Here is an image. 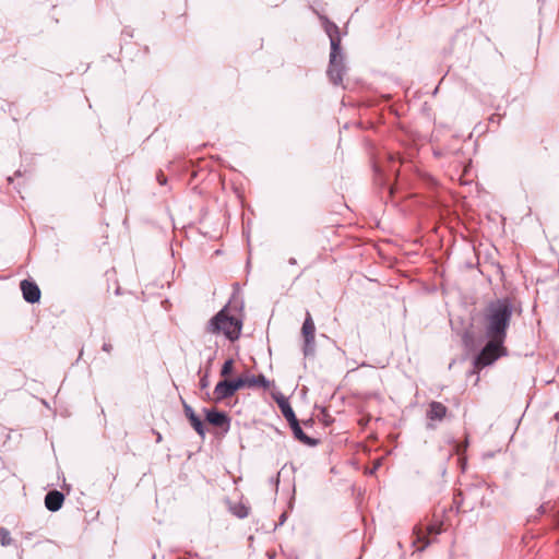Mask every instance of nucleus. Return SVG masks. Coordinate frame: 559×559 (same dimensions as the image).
<instances>
[{"label": "nucleus", "mask_w": 559, "mask_h": 559, "mask_svg": "<svg viewBox=\"0 0 559 559\" xmlns=\"http://www.w3.org/2000/svg\"><path fill=\"white\" fill-rule=\"evenodd\" d=\"M388 157H389L388 168L384 169L380 165L374 164L373 169H374V175H376V182L379 186H388L390 195H393L395 188H394V186L389 185L388 180H389L390 175H399V169L395 167V164L399 160L395 159V157L391 154L388 155Z\"/></svg>", "instance_id": "nucleus-5"}, {"label": "nucleus", "mask_w": 559, "mask_h": 559, "mask_svg": "<svg viewBox=\"0 0 559 559\" xmlns=\"http://www.w3.org/2000/svg\"><path fill=\"white\" fill-rule=\"evenodd\" d=\"M162 440L160 433H157V441L159 442Z\"/></svg>", "instance_id": "nucleus-31"}, {"label": "nucleus", "mask_w": 559, "mask_h": 559, "mask_svg": "<svg viewBox=\"0 0 559 559\" xmlns=\"http://www.w3.org/2000/svg\"><path fill=\"white\" fill-rule=\"evenodd\" d=\"M380 465H381V460L376 461L373 467L369 471V474L370 475L374 474L376 471L380 467Z\"/></svg>", "instance_id": "nucleus-25"}, {"label": "nucleus", "mask_w": 559, "mask_h": 559, "mask_svg": "<svg viewBox=\"0 0 559 559\" xmlns=\"http://www.w3.org/2000/svg\"><path fill=\"white\" fill-rule=\"evenodd\" d=\"M433 154H435L436 156H440V155H441V153H440L439 151H437V150H433Z\"/></svg>", "instance_id": "nucleus-30"}, {"label": "nucleus", "mask_w": 559, "mask_h": 559, "mask_svg": "<svg viewBox=\"0 0 559 559\" xmlns=\"http://www.w3.org/2000/svg\"><path fill=\"white\" fill-rule=\"evenodd\" d=\"M427 532L428 534H439L440 530L435 525H430L427 527Z\"/></svg>", "instance_id": "nucleus-24"}, {"label": "nucleus", "mask_w": 559, "mask_h": 559, "mask_svg": "<svg viewBox=\"0 0 559 559\" xmlns=\"http://www.w3.org/2000/svg\"><path fill=\"white\" fill-rule=\"evenodd\" d=\"M275 401L281 409L282 415L288 423L297 418L287 397L280 394L278 396L275 397Z\"/></svg>", "instance_id": "nucleus-12"}, {"label": "nucleus", "mask_w": 559, "mask_h": 559, "mask_svg": "<svg viewBox=\"0 0 559 559\" xmlns=\"http://www.w3.org/2000/svg\"><path fill=\"white\" fill-rule=\"evenodd\" d=\"M209 372H210V371H205V373H204V374L201 377V379H200V388H201L202 390H204V389L209 388V385H210V381H209Z\"/></svg>", "instance_id": "nucleus-20"}, {"label": "nucleus", "mask_w": 559, "mask_h": 559, "mask_svg": "<svg viewBox=\"0 0 559 559\" xmlns=\"http://www.w3.org/2000/svg\"><path fill=\"white\" fill-rule=\"evenodd\" d=\"M235 393L236 390L231 381L224 379L217 382L215 385L211 400L215 403H221L222 401L231 397Z\"/></svg>", "instance_id": "nucleus-7"}, {"label": "nucleus", "mask_w": 559, "mask_h": 559, "mask_svg": "<svg viewBox=\"0 0 559 559\" xmlns=\"http://www.w3.org/2000/svg\"><path fill=\"white\" fill-rule=\"evenodd\" d=\"M248 386H262L263 389L270 388V381L263 374L248 377Z\"/></svg>", "instance_id": "nucleus-14"}, {"label": "nucleus", "mask_w": 559, "mask_h": 559, "mask_svg": "<svg viewBox=\"0 0 559 559\" xmlns=\"http://www.w3.org/2000/svg\"><path fill=\"white\" fill-rule=\"evenodd\" d=\"M156 179L159 182V185L164 186L167 182L166 176L159 170L156 175Z\"/></svg>", "instance_id": "nucleus-22"}, {"label": "nucleus", "mask_w": 559, "mask_h": 559, "mask_svg": "<svg viewBox=\"0 0 559 559\" xmlns=\"http://www.w3.org/2000/svg\"><path fill=\"white\" fill-rule=\"evenodd\" d=\"M289 427L293 431L294 437L301 443L309 445V447H316L319 443L318 439L311 438L307 436L304 430L300 427L299 420L296 418L293 421L288 423Z\"/></svg>", "instance_id": "nucleus-10"}, {"label": "nucleus", "mask_w": 559, "mask_h": 559, "mask_svg": "<svg viewBox=\"0 0 559 559\" xmlns=\"http://www.w3.org/2000/svg\"><path fill=\"white\" fill-rule=\"evenodd\" d=\"M12 544L13 538L11 537L10 531L5 527H0V545L7 547Z\"/></svg>", "instance_id": "nucleus-17"}, {"label": "nucleus", "mask_w": 559, "mask_h": 559, "mask_svg": "<svg viewBox=\"0 0 559 559\" xmlns=\"http://www.w3.org/2000/svg\"><path fill=\"white\" fill-rule=\"evenodd\" d=\"M215 354H216V350L214 352V354L211 357H209L205 371H210L213 360L215 359Z\"/></svg>", "instance_id": "nucleus-23"}, {"label": "nucleus", "mask_w": 559, "mask_h": 559, "mask_svg": "<svg viewBox=\"0 0 559 559\" xmlns=\"http://www.w3.org/2000/svg\"><path fill=\"white\" fill-rule=\"evenodd\" d=\"M271 481H272L273 484H275V486L277 487V485H278V477H276V478H271Z\"/></svg>", "instance_id": "nucleus-29"}, {"label": "nucleus", "mask_w": 559, "mask_h": 559, "mask_svg": "<svg viewBox=\"0 0 559 559\" xmlns=\"http://www.w3.org/2000/svg\"><path fill=\"white\" fill-rule=\"evenodd\" d=\"M230 510L238 519H245L249 515V508L242 503L235 504Z\"/></svg>", "instance_id": "nucleus-16"}, {"label": "nucleus", "mask_w": 559, "mask_h": 559, "mask_svg": "<svg viewBox=\"0 0 559 559\" xmlns=\"http://www.w3.org/2000/svg\"><path fill=\"white\" fill-rule=\"evenodd\" d=\"M285 520H286V514H285V513H283V514L281 515V518H280V524L282 525V524L285 522Z\"/></svg>", "instance_id": "nucleus-27"}, {"label": "nucleus", "mask_w": 559, "mask_h": 559, "mask_svg": "<svg viewBox=\"0 0 559 559\" xmlns=\"http://www.w3.org/2000/svg\"><path fill=\"white\" fill-rule=\"evenodd\" d=\"M23 298L28 304L38 302L40 299V289L34 281L23 280L20 283Z\"/></svg>", "instance_id": "nucleus-8"}, {"label": "nucleus", "mask_w": 559, "mask_h": 559, "mask_svg": "<svg viewBox=\"0 0 559 559\" xmlns=\"http://www.w3.org/2000/svg\"><path fill=\"white\" fill-rule=\"evenodd\" d=\"M233 372H234V360L230 358V359H227L223 364L222 369H221V376L224 377V378H227Z\"/></svg>", "instance_id": "nucleus-18"}, {"label": "nucleus", "mask_w": 559, "mask_h": 559, "mask_svg": "<svg viewBox=\"0 0 559 559\" xmlns=\"http://www.w3.org/2000/svg\"><path fill=\"white\" fill-rule=\"evenodd\" d=\"M183 412H185V415L186 417L188 418L190 425L192 426V428L195 430V432L204 438L205 437V428H204V424L203 421L201 420V418L195 414V412L193 411V408L187 404L186 402H183Z\"/></svg>", "instance_id": "nucleus-9"}, {"label": "nucleus", "mask_w": 559, "mask_h": 559, "mask_svg": "<svg viewBox=\"0 0 559 559\" xmlns=\"http://www.w3.org/2000/svg\"><path fill=\"white\" fill-rule=\"evenodd\" d=\"M15 176H21V171H20V170H17V171L15 173Z\"/></svg>", "instance_id": "nucleus-33"}, {"label": "nucleus", "mask_w": 559, "mask_h": 559, "mask_svg": "<svg viewBox=\"0 0 559 559\" xmlns=\"http://www.w3.org/2000/svg\"><path fill=\"white\" fill-rule=\"evenodd\" d=\"M468 447V439L466 438L465 441L462 443V444H459L457 448H456V452L459 454H462L466 451Z\"/></svg>", "instance_id": "nucleus-21"}, {"label": "nucleus", "mask_w": 559, "mask_h": 559, "mask_svg": "<svg viewBox=\"0 0 559 559\" xmlns=\"http://www.w3.org/2000/svg\"><path fill=\"white\" fill-rule=\"evenodd\" d=\"M230 381H231L236 392L245 386H248V377L247 378L239 377V378L230 380Z\"/></svg>", "instance_id": "nucleus-19"}, {"label": "nucleus", "mask_w": 559, "mask_h": 559, "mask_svg": "<svg viewBox=\"0 0 559 559\" xmlns=\"http://www.w3.org/2000/svg\"><path fill=\"white\" fill-rule=\"evenodd\" d=\"M512 313L513 302L507 297L491 300L484 308L483 324L488 342L474 359L476 368L487 367L507 354L503 344Z\"/></svg>", "instance_id": "nucleus-1"}, {"label": "nucleus", "mask_w": 559, "mask_h": 559, "mask_svg": "<svg viewBox=\"0 0 559 559\" xmlns=\"http://www.w3.org/2000/svg\"><path fill=\"white\" fill-rule=\"evenodd\" d=\"M8 181H9V183H11L13 181V178L12 177H8Z\"/></svg>", "instance_id": "nucleus-32"}, {"label": "nucleus", "mask_w": 559, "mask_h": 559, "mask_svg": "<svg viewBox=\"0 0 559 559\" xmlns=\"http://www.w3.org/2000/svg\"><path fill=\"white\" fill-rule=\"evenodd\" d=\"M326 33L331 44L330 61L326 73L333 85H341L343 76L346 73V67L344 64V56L341 51L338 27L334 23H329L326 26Z\"/></svg>", "instance_id": "nucleus-2"}, {"label": "nucleus", "mask_w": 559, "mask_h": 559, "mask_svg": "<svg viewBox=\"0 0 559 559\" xmlns=\"http://www.w3.org/2000/svg\"><path fill=\"white\" fill-rule=\"evenodd\" d=\"M102 349L106 353H110L112 350V345L110 343H104Z\"/></svg>", "instance_id": "nucleus-26"}, {"label": "nucleus", "mask_w": 559, "mask_h": 559, "mask_svg": "<svg viewBox=\"0 0 559 559\" xmlns=\"http://www.w3.org/2000/svg\"><path fill=\"white\" fill-rule=\"evenodd\" d=\"M204 413H205V420L210 425H212L214 427H218V428H224L225 431H227L229 429L230 419L225 412L218 411L216 408H212V409L204 408Z\"/></svg>", "instance_id": "nucleus-6"}, {"label": "nucleus", "mask_w": 559, "mask_h": 559, "mask_svg": "<svg viewBox=\"0 0 559 559\" xmlns=\"http://www.w3.org/2000/svg\"><path fill=\"white\" fill-rule=\"evenodd\" d=\"M301 334L304 337L302 353L305 357L313 356L316 353V325L309 311L306 312Z\"/></svg>", "instance_id": "nucleus-4"}, {"label": "nucleus", "mask_w": 559, "mask_h": 559, "mask_svg": "<svg viewBox=\"0 0 559 559\" xmlns=\"http://www.w3.org/2000/svg\"><path fill=\"white\" fill-rule=\"evenodd\" d=\"M414 534L416 535V538L414 539L413 544L423 543V546L418 547L417 549L419 551H423L426 549V547L429 546L430 540L427 538V535L423 533V531L418 527L414 528Z\"/></svg>", "instance_id": "nucleus-15"}, {"label": "nucleus", "mask_w": 559, "mask_h": 559, "mask_svg": "<svg viewBox=\"0 0 559 559\" xmlns=\"http://www.w3.org/2000/svg\"><path fill=\"white\" fill-rule=\"evenodd\" d=\"M447 407L440 402H431L427 411L430 420H442L447 415Z\"/></svg>", "instance_id": "nucleus-13"}, {"label": "nucleus", "mask_w": 559, "mask_h": 559, "mask_svg": "<svg viewBox=\"0 0 559 559\" xmlns=\"http://www.w3.org/2000/svg\"><path fill=\"white\" fill-rule=\"evenodd\" d=\"M288 263L292 264V265H295L297 263L296 259L295 258H290L288 260Z\"/></svg>", "instance_id": "nucleus-28"}, {"label": "nucleus", "mask_w": 559, "mask_h": 559, "mask_svg": "<svg viewBox=\"0 0 559 559\" xmlns=\"http://www.w3.org/2000/svg\"><path fill=\"white\" fill-rule=\"evenodd\" d=\"M241 329L242 321L229 313L228 306L223 307L205 325L206 333L224 334L231 342L239 338Z\"/></svg>", "instance_id": "nucleus-3"}, {"label": "nucleus", "mask_w": 559, "mask_h": 559, "mask_svg": "<svg viewBox=\"0 0 559 559\" xmlns=\"http://www.w3.org/2000/svg\"><path fill=\"white\" fill-rule=\"evenodd\" d=\"M63 501V493L57 489L48 491L45 496V507L51 512L60 510Z\"/></svg>", "instance_id": "nucleus-11"}]
</instances>
